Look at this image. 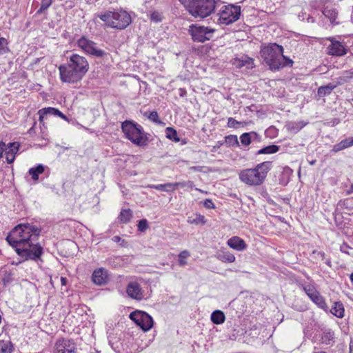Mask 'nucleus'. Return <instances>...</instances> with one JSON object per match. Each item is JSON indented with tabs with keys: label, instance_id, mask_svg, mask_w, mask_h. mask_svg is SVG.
Masks as SVG:
<instances>
[{
	"label": "nucleus",
	"instance_id": "38",
	"mask_svg": "<svg viewBox=\"0 0 353 353\" xmlns=\"http://www.w3.org/2000/svg\"><path fill=\"white\" fill-rule=\"evenodd\" d=\"M145 116L148 117V118L152 122L161 124L163 123L162 121H161L159 119V115L157 111H152L148 114V112H145L144 114Z\"/></svg>",
	"mask_w": 353,
	"mask_h": 353
},
{
	"label": "nucleus",
	"instance_id": "29",
	"mask_svg": "<svg viewBox=\"0 0 353 353\" xmlns=\"http://www.w3.org/2000/svg\"><path fill=\"white\" fill-rule=\"evenodd\" d=\"M132 217V212L130 209H122L118 216V220L121 223H128Z\"/></svg>",
	"mask_w": 353,
	"mask_h": 353
},
{
	"label": "nucleus",
	"instance_id": "63",
	"mask_svg": "<svg viewBox=\"0 0 353 353\" xmlns=\"http://www.w3.org/2000/svg\"><path fill=\"white\" fill-rule=\"evenodd\" d=\"M350 353H353V347L352 345L350 346Z\"/></svg>",
	"mask_w": 353,
	"mask_h": 353
},
{
	"label": "nucleus",
	"instance_id": "17",
	"mask_svg": "<svg viewBox=\"0 0 353 353\" xmlns=\"http://www.w3.org/2000/svg\"><path fill=\"white\" fill-rule=\"evenodd\" d=\"M92 280L97 285L107 284L109 281L108 271L103 268L96 269L92 273Z\"/></svg>",
	"mask_w": 353,
	"mask_h": 353
},
{
	"label": "nucleus",
	"instance_id": "7",
	"mask_svg": "<svg viewBox=\"0 0 353 353\" xmlns=\"http://www.w3.org/2000/svg\"><path fill=\"white\" fill-rule=\"evenodd\" d=\"M217 14L218 22L220 24L229 25L236 21L241 15V7L233 4L220 5Z\"/></svg>",
	"mask_w": 353,
	"mask_h": 353
},
{
	"label": "nucleus",
	"instance_id": "35",
	"mask_svg": "<svg viewBox=\"0 0 353 353\" xmlns=\"http://www.w3.org/2000/svg\"><path fill=\"white\" fill-rule=\"evenodd\" d=\"M279 146L276 145H270L266 147H264L260 149L256 154H274L279 150Z\"/></svg>",
	"mask_w": 353,
	"mask_h": 353
},
{
	"label": "nucleus",
	"instance_id": "8",
	"mask_svg": "<svg viewBox=\"0 0 353 353\" xmlns=\"http://www.w3.org/2000/svg\"><path fill=\"white\" fill-rule=\"evenodd\" d=\"M188 32L194 41L203 43L212 38L214 29L197 24H192L189 26Z\"/></svg>",
	"mask_w": 353,
	"mask_h": 353
},
{
	"label": "nucleus",
	"instance_id": "41",
	"mask_svg": "<svg viewBox=\"0 0 353 353\" xmlns=\"http://www.w3.org/2000/svg\"><path fill=\"white\" fill-rule=\"evenodd\" d=\"M190 256V253L187 250L182 251L179 254V264L181 266H184L187 264L185 259Z\"/></svg>",
	"mask_w": 353,
	"mask_h": 353
},
{
	"label": "nucleus",
	"instance_id": "49",
	"mask_svg": "<svg viewBox=\"0 0 353 353\" xmlns=\"http://www.w3.org/2000/svg\"><path fill=\"white\" fill-rule=\"evenodd\" d=\"M112 240L115 242V243H119L121 245H123L124 243H125V240L122 239L120 236H114L112 237Z\"/></svg>",
	"mask_w": 353,
	"mask_h": 353
},
{
	"label": "nucleus",
	"instance_id": "23",
	"mask_svg": "<svg viewBox=\"0 0 353 353\" xmlns=\"http://www.w3.org/2000/svg\"><path fill=\"white\" fill-rule=\"evenodd\" d=\"M353 145V137H347L339 143L335 144L332 150L334 152H338Z\"/></svg>",
	"mask_w": 353,
	"mask_h": 353
},
{
	"label": "nucleus",
	"instance_id": "21",
	"mask_svg": "<svg viewBox=\"0 0 353 353\" xmlns=\"http://www.w3.org/2000/svg\"><path fill=\"white\" fill-rule=\"evenodd\" d=\"M261 137L256 132H244L240 136V141L243 146H248L252 141H259Z\"/></svg>",
	"mask_w": 353,
	"mask_h": 353
},
{
	"label": "nucleus",
	"instance_id": "42",
	"mask_svg": "<svg viewBox=\"0 0 353 353\" xmlns=\"http://www.w3.org/2000/svg\"><path fill=\"white\" fill-rule=\"evenodd\" d=\"M52 0H42L40 8L37 10V14H41L47 10L52 4Z\"/></svg>",
	"mask_w": 353,
	"mask_h": 353
},
{
	"label": "nucleus",
	"instance_id": "30",
	"mask_svg": "<svg viewBox=\"0 0 353 353\" xmlns=\"http://www.w3.org/2000/svg\"><path fill=\"white\" fill-rule=\"evenodd\" d=\"M334 339V333L331 329H325L323 331L321 341L323 343L330 345Z\"/></svg>",
	"mask_w": 353,
	"mask_h": 353
},
{
	"label": "nucleus",
	"instance_id": "18",
	"mask_svg": "<svg viewBox=\"0 0 353 353\" xmlns=\"http://www.w3.org/2000/svg\"><path fill=\"white\" fill-rule=\"evenodd\" d=\"M20 144L19 142L9 143L5 150V157L8 163H12L15 159V156L19 151Z\"/></svg>",
	"mask_w": 353,
	"mask_h": 353
},
{
	"label": "nucleus",
	"instance_id": "1",
	"mask_svg": "<svg viewBox=\"0 0 353 353\" xmlns=\"http://www.w3.org/2000/svg\"><path fill=\"white\" fill-rule=\"evenodd\" d=\"M41 231L33 223H21L9 232L6 241L24 261H41L43 248L37 242Z\"/></svg>",
	"mask_w": 353,
	"mask_h": 353
},
{
	"label": "nucleus",
	"instance_id": "16",
	"mask_svg": "<svg viewBox=\"0 0 353 353\" xmlns=\"http://www.w3.org/2000/svg\"><path fill=\"white\" fill-rule=\"evenodd\" d=\"M126 293L131 299L141 301L144 298V291L136 281H131L126 286Z\"/></svg>",
	"mask_w": 353,
	"mask_h": 353
},
{
	"label": "nucleus",
	"instance_id": "54",
	"mask_svg": "<svg viewBox=\"0 0 353 353\" xmlns=\"http://www.w3.org/2000/svg\"><path fill=\"white\" fill-rule=\"evenodd\" d=\"M186 94V90L184 88L179 89V95L181 97H184Z\"/></svg>",
	"mask_w": 353,
	"mask_h": 353
},
{
	"label": "nucleus",
	"instance_id": "31",
	"mask_svg": "<svg viewBox=\"0 0 353 353\" xmlns=\"http://www.w3.org/2000/svg\"><path fill=\"white\" fill-rule=\"evenodd\" d=\"M352 78H353V69L345 70L341 77L336 79V83L340 85L348 82Z\"/></svg>",
	"mask_w": 353,
	"mask_h": 353
},
{
	"label": "nucleus",
	"instance_id": "15",
	"mask_svg": "<svg viewBox=\"0 0 353 353\" xmlns=\"http://www.w3.org/2000/svg\"><path fill=\"white\" fill-rule=\"evenodd\" d=\"M77 347L71 339H61L55 343L54 353H76Z\"/></svg>",
	"mask_w": 353,
	"mask_h": 353
},
{
	"label": "nucleus",
	"instance_id": "48",
	"mask_svg": "<svg viewBox=\"0 0 353 353\" xmlns=\"http://www.w3.org/2000/svg\"><path fill=\"white\" fill-rule=\"evenodd\" d=\"M303 127V125L301 124V123H293L291 124L290 125V129L292 130H294L295 132H298L299 130H300Z\"/></svg>",
	"mask_w": 353,
	"mask_h": 353
},
{
	"label": "nucleus",
	"instance_id": "26",
	"mask_svg": "<svg viewBox=\"0 0 353 353\" xmlns=\"http://www.w3.org/2000/svg\"><path fill=\"white\" fill-rule=\"evenodd\" d=\"M210 319L214 324L220 325L225 322V316L223 312L216 310L211 314Z\"/></svg>",
	"mask_w": 353,
	"mask_h": 353
},
{
	"label": "nucleus",
	"instance_id": "37",
	"mask_svg": "<svg viewBox=\"0 0 353 353\" xmlns=\"http://www.w3.org/2000/svg\"><path fill=\"white\" fill-rule=\"evenodd\" d=\"M244 124V122L238 121L232 117H229L228 119L227 125L228 128L236 129L239 128L240 126H243Z\"/></svg>",
	"mask_w": 353,
	"mask_h": 353
},
{
	"label": "nucleus",
	"instance_id": "20",
	"mask_svg": "<svg viewBox=\"0 0 353 353\" xmlns=\"http://www.w3.org/2000/svg\"><path fill=\"white\" fill-rule=\"evenodd\" d=\"M227 244L230 248L237 251H243L247 248V245L244 240L236 236L229 239L227 241Z\"/></svg>",
	"mask_w": 353,
	"mask_h": 353
},
{
	"label": "nucleus",
	"instance_id": "2",
	"mask_svg": "<svg viewBox=\"0 0 353 353\" xmlns=\"http://www.w3.org/2000/svg\"><path fill=\"white\" fill-rule=\"evenodd\" d=\"M185 9L195 18H205L221 4V0H179Z\"/></svg>",
	"mask_w": 353,
	"mask_h": 353
},
{
	"label": "nucleus",
	"instance_id": "34",
	"mask_svg": "<svg viewBox=\"0 0 353 353\" xmlns=\"http://www.w3.org/2000/svg\"><path fill=\"white\" fill-rule=\"evenodd\" d=\"M223 142L228 147H239V142L236 135L230 134L225 136Z\"/></svg>",
	"mask_w": 353,
	"mask_h": 353
},
{
	"label": "nucleus",
	"instance_id": "13",
	"mask_svg": "<svg viewBox=\"0 0 353 353\" xmlns=\"http://www.w3.org/2000/svg\"><path fill=\"white\" fill-rule=\"evenodd\" d=\"M66 64L83 77L85 76L89 69V63L87 59L77 54H72Z\"/></svg>",
	"mask_w": 353,
	"mask_h": 353
},
{
	"label": "nucleus",
	"instance_id": "64",
	"mask_svg": "<svg viewBox=\"0 0 353 353\" xmlns=\"http://www.w3.org/2000/svg\"><path fill=\"white\" fill-rule=\"evenodd\" d=\"M195 190H196V191H199V192H203V190H200V189H199V188H195Z\"/></svg>",
	"mask_w": 353,
	"mask_h": 353
},
{
	"label": "nucleus",
	"instance_id": "24",
	"mask_svg": "<svg viewBox=\"0 0 353 353\" xmlns=\"http://www.w3.org/2000/svg\"><path fill=\"white\" fill-rule=\"evenodd\" d=\"M337 86H339V85L336 82L330 83L326 85L321 86L318 88V95L321 97L329 95L331 94L332 90H334Z\"/></svg>",
	"mask_w": 353,
	"mask_h": 353
},
{
	"label": "nucleus",
	"instance_id": "32",
	"mask_svg": "<svg viewBox=\"0 0 353 353\" xmlns=\"http://www.w3.org/2000/svg\"><path fill=\"white\" fill-rule=\"evenodd\" d=\"M165 137L168 139H170L174 142H176V143L180 141V139L178 137L177 132L173 128H172V127L166 128L165 130Z\"/></svg>",
	"mask_w": 353,
	"mask_h": 353
},
{
	"label": "nucleus",
	"instance_id": "4",
	"mask_svg": "<svg viewBox=\"0 0 353 353\" xmlns=\"http://www.w3.org/2000/svg\"><path fill=\"white\" fill-rule=\"evenodd\" d=\"M121 130L125 137L138 146H145L148 143V137L143 127L139 123L126 120L121 123Z\"/></svg>",
	"mask_w": 353,
	"mask_h": 353
},
{
	"label": "nucleus",
	"instance_id": "14",
	"mask_svg": "<svg viewBox=\"0 0 353 353\" xmlns=\"http://www.w3.org/2000/svg\"><path fill=\"white\" fill-rule=\"evenodd\" d=\"M303 289L310 299V300L315 303L319 308L325 312L329 310V307L327 305L325 299L321 295L316 288L312 285H303Z\"/></svg>",
	"mask_w": 353,
	"mask_h": 353
},
{
	"label": "nucleus",
	"instance_id": "60",
	"mask_svg": "<svg viewBox=\"0 0 353 353\" xmlns=\"http://www.w3.org/2000/svg\"><path fill=\"white\" fill-rule=\"evenodd\" d=\"M285 170L289 172H292V170L289 168V167H286L285 168Z\"/></svg>",
	"mask_w": 353,
	"mask_h": 353
},
{
	"label": "nucleus",
	"instance_id": "56",
	"mask_svg": "<svg viewBox=\"0 0 353 353\" xmlns=\"http://www.w3.org/2000/svg\"><path fill=\"white\" fill-rule=\"evenodd\" d=\"M67 279L65 278V277H61V285H65L67 284Z\"/></svg>",
	"mask_w": 353,
	"mask_h": 353
},
{
	"label": "nucleus",
	"instance_id": "45",
	"mask_svg": "<svg viewBox=\"0 0 353 353\" xmlns=\"http://www.w3.org/2000/svg\"><path fill=\"white\" fill-rule=\"evenodd\" d=\"M138 230L145 232L148 228V221L145 219H141L137 225Z\"/></svg>",
	"mask_w": 353,
	"mask_h": 353
},
{
	"label": "nucleus",
	"instance_id": "39",
	"mask_svg": "<svg viewBox=\"0 0 353 353\" xmlns=\"http://www.w3.org/2000/svg\"><path fill=\"white\" fill-rule=\"evenodd\" d=\"M174 186L175 189L179 187L192 189L194 188V183L192 181H180L174 183Z\"/></svg>",
	"mask_w": 353,
	"mask_h": 353
},
{
	"label": "nucleus",
	"instance_id": "62",
	"mask_svg": "<svg viewBox=\"0 0 353 353\" xmlns=\"http://www.w3.org/2000/svg\"><path fill=\"white\" fill-rule=\"evenodd\" d=\"M68 243H69L70 245L73 246V247L75 246V244L74 243L73 241H69Z\"/></svg>",
	"mask_w": 353,
	"mask_h": 353
},
{
	"label": "nucleus",
	"instance_id": "3",
	"mask_svg": "<svg viewBox=\"0 0 353 353\" xmlns=\"http://www.w3.org/2000/svg\"><path fill=\"white\" fill-rule=\"evenodd\" d=\"M272 167V161H264L257 164L254 168L244 169L239 174V179L248 185H260L263 183Z\"/></svg>",
	"mask_w": 353,
	"mask_h": 353
},
{
	"label": "nucleus",
	"instance_id": "27",
	"mask_svg": "<svg viewBox=\"0 0 353 353\" xmlns=\"http://www.w3.org/2000/svg\"><path fill=\"white\" fill-rule=\"evenodd\" d=\"M330 312L338 318H343L344 316V307L341 302H334V306Z\"/></svg>",
	"mask_w": 353,
	"mask_h": 353
},
{
	"label": "nucleus",
	"instance_id": "44",
	"mask_svg": "<svg viewBox=\"0 0 353 353\" xmlns=\"http://www.w3.org/2000/svg\"><path fill=\"white\" fill-rule=\"evenodd\" d=\"M293 65V61L290 59V58L284 56L281 57V68L286 67V66H292Z\"/></svg>",
	"mask_w": 353,
	"mask_h": 353
},
{
	"label": "nucleus",
	"instance_id": "59",
	"mask_svg": "<svg viewBox=\"0 0 353 353\" xmlns=\"http://www.w3.org/2000/svg\"><path fill=\"white\" fill-rule=\"evenodd\" d=\"M307 21L313 23L314 21V20L313 17H307Z\"/></svg>",
	"mask_w": 353,
	"mask_h": 353
},
{
	"label": "nucleus",
	"instance_id": "52",
	"mask_svg": "<svg viewBox=\"0 0 353 353\" xmlns=\"http://www.w3.org/2000/svg\"><path fill=\"white\" fill-rule=\"evenodd\" d=\"M6 146L7 145L4 142L1 141L0 143V158L2 157L3 153L5 152Z\"/></svg>",
	"mask_w": 353,
	"mask_h": 353
},
{
	"label": "nucleus",
	"instance_id": "5",
	"mask_svg": "<svg viewBox=\"0 0 353 353\" xmlns=\"http://www.w3.org/2000/svg\"><path fill=\"white\" fill-rule=\"evenodd\" d=\"M105 25L112 28L123 30L131 23L130 15L123 10L105 11L99 16Z\"/></svg>",
	"mask_w": 353,
	"mask_h": 353
},
{
	"label": "nucleus",
	"instance_id": "33",
	"mask_svg": "<svg viewBox=\"0 0 353 353\" xmlns=\"http://www.w3.org/2000/svg\"><path fill=\"white\" fill-rule=\"evenodd\" d=\"M12 351L13 345L10 341H0V353H12Z\"/></svg>",
	"mask_w": 353,
	"mask_h": 353
},
{
	"label": "nucleus",
	"instance_id": "11",
	"mask_svg": "<svg viewBox=\"0 0 353 353\" xmlns=\"http://www.w3.org/2000/svg\"><path fill=\"white\" fill-rule=\"evenodd\" d=\"M59 70L60 79L63 83L75 84L80 82L83 77L66 63L59 65Z\"/></svg>",
	"mask_w": 353,
	"mask_h": 353
},
{
	"label": "nucleus",
	"instance_id": "57",
	"mask_svg": "<svg viewBox=\"0 0 353 353\" xmlns=\"http://www.w3.org/2000/svg\"><path fill=\"white\" fill-rule=\"evenodd\" d=\"M325 264L327 266L331 267L332 266V263H331L330 259H325Z\"/></svg>",
	"mask_w": 353,
	"mask_h": 353
},
{
	"label": "nucleus",
	"instance_id": "50",
	"mask_svg": "<svg viewBox=\"0 0 353 353\" xmlns=\"http://www.w3.org/2000/svg\"><path fill=\"white\" fill-rule=\"evenodd\" d=\"M313 254H316V257L319 259H321V260L325 259V254L323 252H318V251L314 250L313 252Z\"/></svg>",
	"mask_w": 353,
	"mask_h": 353
},
{
	"label": "nucleus",
	"instance_id": "12",
	"mask_svg": "<svg viewBox=\"0 0 353 353\" xmlns=\"http://www.w3.org/2000/svg\"><path fill=\"white\" fill-rule=\"evenodd\" d=\"M330 43L327 47V54L333 57H343L347 52V46L344 41L337 39L336 37H330L327 38Z\"/></svg>",
	"mask_w": 353,
	"mask_h": 353
},
{
	"label": "nucleus",
	"instance_id": "19",
	"mask_svg": "<svg viewBox=\"0 0 353 353\" xmlns=\"http://www.w3.org/2000/svg\"><path fill=\"white\" fill-rule=\"evenodd\" d=\"M38 113L39 114L40 121H42L45 118V117H47L48 115H53L55 117H59L64 119L65 121H68V117L65 114H63L59 110L55 108H44L39 110Z\"/></svg>",
	"mask_w": 353,
	"mask_h": 353
},
{
	"label": "nucleus",
	"instance_id": "46",
	"mask_svg": "<svg viewBox=\"0 0 353 353\" xmlns=\"http://www.w3.org/2000/svg\"><path fill=\"white\" fill-rule=\"evenodd\" d=\"M349 249H351V248L346 243H343L340 247V251L341 252L348 255H352V254L348 251Z\"/></svg>",
	"mask_w": 353,
	"mask_h": 353
},
{
	"label": "nucleus",
	"instance_id": "10",
	"mask_svg": "<svg viewBox=\"0 0 353 353\" xmlns=\"http://www.w3.org/2000/svg\"><path fill=\"white\" fill-rule=\"evenodd\" d=\"M130 318L144 332L150 330L153 327V319L145 312L136 310L130 313Z\"/></svg>",
	"mask_w": 353,
	"mask_h": 353
},
{
	"label": "nucleus",
	"instance_id": "9",
	"mask_svg": "<svg viewBox=\"0 0 353 353\" xmlns=\"http://www.w3.org/2000/svg\"><path fill=\"white\" fill-rule=\"evenodd\" d=\"M77 46L86 54L97 58H102L107 54L104 50L97 48V44L95 42L87 39L85 37H81L77 40Z\"/></svg>",
	"mask_w": 353,
	"mask_h": 353
},
{
	"label": "nucleus",
	"instance_id": "43",
	"mask_svg": "<svg viewBox=\"0 0 353 353\" xmlns=\"http://www.w3.org/2000/svg\"><path fill=\"white\" fill-rule=\"evenodd\" d=\"M9 52V49L8 48V42L7 40L3 38H0V55Z\"/></svg>",
	"mask_w": 353,
	"mask_h": 353
},
{
	"label": "nucleus",
	"instance_id": "53",
	"mask_svg": "<svg viewBox=\"0 0 353 353\" xmlns=\"http://www.w3.org/2000/svg\"><path fill=\"white\" fill-rule=\"evenodd\" d=\"M353 194V183H351L350 188L346 190V194L350 195Z\"/></svg>",
	"mask_w": 353,
	"mask_h": 353
},
{
	"label": "nucleus",
	"instance_id": "6",
	"mask_svg": "<svg viewBox=\"0 0 353 353\" xmlns=\"http://www.w3.org/2000/svg\"><path fill=\"white\" fill-rule=\"evenodd\" d=\"M283 53V46L276 43H270L261 50V55L264 61L272 70L274 71L281 68V59Z\"/></svg>",
	"mask_w": 353,
	"mask_h": 353
},
{
	"label": "nucleus",
	"instance_id": "61",
	"mask_svg": "<svg viewBox=\"0 0 353 353\" xmlns=\"http://www.w3.org/2000/svg\"><path fill=\"white\" fill-rule=\"evenodd\" d=\"M350 278L351 282L353 283V272L350 274Z\"/></svg>",
	"mask_w": 353,
	"mask_h": 353
},
{
	"label": "nucleus",
	"instance_id": "58",
	"mask_svg": "<svg viewBox=\"0 0 353 353\" xmlns=\"http://www.w3.org/2000/svg\"><path fill=\"white\" fill-rule=\"evenodd\" d=\"M198 219H199V221H201L203 223H205V221H203V219H204L203 216L199 215L198 217Z\"/></svg>",
	"mask_w": 353,
	"mask_h": 353
},
{
	"label": "nucleus",
	"instance_id": "25",
	"mask_svg": "<svg viewBox=\"0 0 353 353\" xmlns=\"http://www.w3.org/2000/svg\"><path fill=\"white\" fill-rule=\"evenodd\" d=\"M46 168H48L47 166L43 164H38L37 166L30 168L28 173L32 180L37 181L39 179V175L43 174Z\"/></svg>",
	"mask_w": 353,
	"mask_h": 353
},
{
	"label": "nucleus",
	"instance_id": "28",
	"mask_svg": "<svg viewBox=\"0 0 353 353\" xmlns=\"http://www.w3.org/2000/svg\"><path fill=\"white\" fill-rule=\"evenodd\" d=\"M217 259L224 263H233L236 259L234 255L229 251H222L218 253Z\"/></svg>",
	"mask_w": 353,
	"mask_h": 353
},
{
	"label": "nucleus",
	"instance_id": "36",
	"mask_svg": "<svg viewBox=\"0 0 353 353\" xmlns=\"http://www.w3.org/2000/svg\"><path fill=\"white\" fill-rule=\"evenodd\" d=\"M151 188L160 190V191H164V192H170L174 190V183H168L165 184H157V185H150Z\"/></svg>",
	"mask_w": 353,
	"mask_h": 353
},
{
	"label": "nucleus",
	"instance_id": "47",
	"mask_svg": "<svg viewBox=\"0 0 353 353\" xmlns=\"http://www.w3.org/2000/svg\"><path fill=\"white\" fill-rule=\"evenodd\" d=\"M203 205L205 208L208 209H213L214 208V204L212 201L210 199H207L203 202Z\"/></svg>",
	"mask_w": 353,
	"mask_h": 353
},
{
	"label": "nucleus",
	"instance_id": "22",
	"mask_svg": "<svg viewBox=\"0 0 353 353\" xmlns=\"http://www.w3.org/2000/svg\"><path fill=\"white\" fill-rule=\"evenodd\" d=\"M322 12L323 15L330 20L331 24H339V22L336 21L338 12L336 8L334 7L326 6L323 8Z\"/></svg>",
	"mask_w": 353,
	"mask_h": 353
},
{
	"label": "nucleus",
	"instance_id": "51",
	"mask_svg": "<svg viewBox=\"0 0 353 353\" xmlns=\"http://www.w3.org/2000/svg\"><path fill=\"white\" fill-rule=\"evenodd\" d=\"M224 144L223 141H219L216 142V145L212 147V152H216L218 149L221 148Z\"/></svg>",
	"mask_w": 353,
	"mask_h": 353
},
{
	"label": "nucleus",
	"instance_id": "55",
	"mask_svg": "<svg viewBox=\"0 0 353 353\" xmlns=\"http://www.w3.org/2000/svg\"><path fill=\"white\" fill-rule=\"evenodd\" d=\"M152 19L153 20H154L155 21H160V19H159L158 14H156V13H153V14H152Z\"/></svg>",
	"mask_w": 353,
	"mask_h": 353
},
{
	"label": "nucleus",
	"instance_id": "40",
	"mask_svg": "<svg viewBox=\"0 0 353 353\" xmlns=\"http://www.w3.org/2000/svg\"><path fill=\"white\" fill-rule=\"evenodd\" d=\"M239 67L247 66L248 68L252 67L254 64L253 59L252 58L244 57L241 59H239Z\"/></svg>",
	"mask_w": 353,
	"mask_h": 353
}]
</instances>
